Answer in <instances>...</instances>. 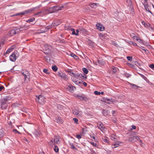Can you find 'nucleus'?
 <instances>
[{"mask_svg":"<svg viewBox=\"0 0 154 154\" xmlns=\"http://www.w3.org/2000/svg\"><path fill=\"white\" fill-rule=\"evenodd\" d=\"M11 99L9 96H6L2 99L1 100V108L3 109H6L7 108V103L8 101L10 100Z\"/></svg>","mask_w":154,"mask_h":154,"instance_id":"1","label":"nucleus"},{"mask_svg":"<svg viewBox=\"0 0 154 154\" xmlns=\"http://www.w3.org/2000/svg\"><path fill=\"white\" fill-rule=\"evenodd\" d=\"M21 30L20 28L16 27L11 30L8 32V35L9 36H12Z\"/></svg>","mask_w":154,"mask_h":154,"instance_id":"2","label":"nucleus"},{"mask_svg":"<svg viewBox=\"0 0 154 154\" xmlns=\"http://www.w3.org/2000/svg\"><path fill=\"white\" fill-rule=\"evenodd\" d=\"M50 12L48 9H44L39 12L35 14V15L37 16H43L45 15L48 14Z\"/></svg>","mask_w":154,"mask_h":154,"instance_id":"3","label":"nucleus"},{"mask_svg":"<svg viewBox=\"0 0 154 154\" xmlns=\"http://www.w3.org/2000/svg\"><path fill=\"white\" fill-rule=\"evenodd\" d=\"M36 100L41 104H43L44 103L45 101V97L41 95H39L37 97Z\"/></svg>","mask_w":154,"mask_h":154,"instance_id":"4","label":"nucleus"},{"mask_svg":"<svg viewBox=\"0 0 154 154\" xmlns=\"http://www.w3.org/2000/svg\"><path fill=\"white\" fill-rule=\"evenodd\" d=\"M128 140L129 141L132 142H134L137 140L140 142L141 141V140L139 139V137L138 136H134L130 137L129 138Z\"/></svg>","mask_w":154,"mask_h":154,"instance_id":"5","label":"nucleus"},{"mask_svg":"<svg viewBox=\"0 0 154 154\" xmlns=\"http://www.w3.org/2000/svg\"><path fill=\"white\" fill-rule=\"evenodd\" d=\"M66 89L67 90L69 91V92L73 93L75 89V88L69 84V85H68L66 86Z\"/></svg>","mask_w":154,"mask_h":154,"instance_id":"6","label":"nucleus"},{"mask_svg":"<svg viewBox=\"0 0 154 154\" xmlns=\"http://www.w3.org/2000/svg\"><path fill=\"white\" fill-rule=\"evenodd\" d=\"M10 60L13 62H15L17 59V56L15 53L13 52L9 57Z\"/></svg>","mask_w":154,"mask_h":154,"instance_id":"7","label":"nucleus"},{"mask_svg":"<svg viewBox=\"0 0 154 154\" xmlns=\"http://www.w3.org/2000/svg\"><path fill=\"white\" fill-rule=\"evenodd\" d=\"M73 113L74 115L81 116L82 115V112H79L78 110L76 108H75L72 110Z\"/></svg>","mask_w":154,"mask_h":154,"instance_id":"8","label":"nucleus"},{"mask_svg":"<svg viewBox=\"0 0 154 154\" xmlns=\"http://www.w3.org/2000/svg\"><path fill=\"white\" fill-rule=\"evenodd\" d=\"M21 73L24 76V81L25 82L26 78H27V76L29 75V72L27 70L25 69L21 71Z\"/></svg>","mask_w":154,"mask_h":154,"instance_id":"9","label":"nucleus"},{"mask_svg":"<svg viewBox=\"0 0 154 154\" xmlns=\"http://www.w3.org/2000/svg\"><path fill=\"white\" fill-rule=\"evenodd\" d=\"M97 29L101 31H103L104 30V27L102 25L98 23L96 25Z\"/></svg>","mask_w":154,"mask_h":154,"instance_id":"10","label":"nucleus"},{"mask_svg":"<svg viewBox=\"0 0 154 154\" xmlns=\"http://www.w3.org/2000/svg\"><path fill=\"white\" fill-rule=\"evenodd\" d=\"M57 75L60 76L64 80H66L68 79L65 73L62 72H58Z\"/></svg>","mask_w":154,"mask_h":154,"instance_id":"11","label":"nucleus"},{"mask_svg":"<svg viewBox=\"0 0 154 154\" xmlns=\"http://www.w3.org/2000/svg\"><path fill=\"white\" fill-rule=\"evenodd\" d=\"M97 124L98 127L101 131H103L104 130L105 127L102 123L101 122H98Z\"/></svg>","mask_w":154,"mask_h":154,"instance_id":"12","label":"nucleus"},{"mask_svg":"<svg viewBox=\"0 0 154 154\" xmlns=\"http://www.w3.org/2000/svg\"><path fill=\"white\" fill-rule=\"evenodd\" d=\"M55 121L57 123L60 124H62L63 122V120L60 117L56 118L55 119Z\"/></svg>","mask_w":154,"mask_h":154,"instance_id":"13","label":"nucleus"},{"mask_svg":"<svg viewBox=\"0 0 154 154\" xmlns=\"http://www.w3.org/2000/svg\"><path fill=\"white\" fill-rule=\"evenodd\" d=\"M54 144H59L60 143L59 137L58 136H55L54 137Z\"/></svg>","mask_w":154,"mask_h":154,"instance_id":"14","label":"nucleus"},{"mask_svg":"<svg viewBox=\"0 0 154 154\" xmlns=\"http://www.w3.org/2000/svg\"><path fill=\"white\" fill-rule=\"evenodd\" d=\"M63 6L60 7L58 6H54V8L55 9V10L56 11L62 10V8H63Z\"/></svg>","mask_w":154,"mask_h":154,"instance_id":"15","label":"nucleus"},{"mask_svg":"<svg viewBox=\"0 0 154 154\" xmlns=\"http://www.w3.org/2000/svg\"><path fill=\"white\" fill-rule=\"evenodd\" d=\"M28 12H29V10H27V11H25L23 12H22L19 13L18 14H16L15 15H24L25 14L27 13Z\"/></svg>","mask_w":154,"mask_h":154,"instance_id":"16","label":"nucleus"},{"mask_svg":"<svg viewBox=\"0 0 154 154\" xmlns=\"http://www.w3.org/2000/svg\"><path fill=\"white\" fill-rule=\"evenodd\" d=\"M33 133V134H35V136L36 137L38 136L40 134L39 131L35 130H34Z\"/></svg>","mask_w":154,"mask_h":154,"instance_id":"17","label":"nucleus"},{"mask_svg":"<svg viewBox=\"0 0 154 154\" xmlns=\"http://www.w3.org/2000/svg\"><path fill=\"white\" fill-rule=\"evenodd\" d=\"M102 141L108 143H109L108 139L106 137H104L102 139Z\"/></svg>","mask_w":154,"mask_h":154,"instance_id":"18","label":"nucleus"},{"mask_svg":"<svg viewBox=\"0 0 154 154\" xmlns=\"http://www.w3.org/2000/svg\"><path fill=\"white\" fill-rule=\"evenodd\" d=\"M11 48H8L7 50V51H6V52L4 54H3V55L4 56H5V57H6V55L8 53H9L10 52H11Z\"/></svg>","mask_w":154,"mask_h":154,"instance_id":"19","label":"nucleus"},{"mask_svg":"<svg viewBox=\"0 0 154 154\" xmlns=\"http://www.w3.org/2000/svg\"><path fill=\"white\" fill-rule=\"evenodd\" d=\"M69 145L70 146V148L72 149H73L77 150V149L75 147L74 145L72 143H69Z\"/></svg>","mask_w":154,"mask_h":154,"instance_id":"20","label":"nucleus"},{"mask_svg":"<svg viewBox=\"0 0 154 154\" xmlns=\"http://www.w3.org/2000/svg\"><path fill=\"white\" fill-rule=\"evenodd\" d=\"M130 36L132 38H133L134 40H136L138 37L137 36H135V34L133 33L131 34Z\"/></svg>","mask_w":154,"mask_h":154,"instance_id":"21","label":"nucleus"},{"mask_svg":"<svg viewBox=\"0 0 154 154\" xmlns=\"http://www.w3.org/2000/svg\"><path fill=\"white\" fill-rule=\"evenodd\" d=\"M52 70L55 72L57 71L58 69V68L56 65L52 66Z\"/></svg>","mask_w":154,"mask_h":154,"instance_id":"22","label":"nucleus"},{"mask_svg":"<svg viewBox=\"0 0 154 154\" xmlns=\"http://www.w3.org/2000/svg\"><path fill=\"white\" fill-rule=\"evenodd\" d=\"M82 70L84 72V73L85 74H88V70L85 68H82Z\"/></svg>","mask_w":154,"mask_h":154,"instance_id":"23","label":"nucleus"},{"mask_svg":"<svg viewBox=\"0 0 154 154\" xmlns=\"http://www.w3.org/2000/svg\"><path fill=\"white\" fill-rule=\"evenodd\" d=\"M119 143L120 142L119 141H117L114 144V146L113 148H115L118 147V146L119 145Z\"/></svg>","mask_w":154,"mask_h":154,"instance_id":"24","label":"nucleus"},{"mask_svg":"<svg viewBox=\"0 0 154 154\" xmlns=\"http://www.w3.org/2000/svg\"><path fill=\"white\" fill-rule=\"evenodd\" d=\"M97 3H91L89 5L92 8H94L95 6H96Z\"/></svg>","mask_w":154,"mask_h":154,"instance_id":"25","label":"nucleus"},{"mask_svg":"<svg viewBox=\"0 0 154 154\" xmlns=\"http://www.w3.org/2000/svg\"><path fill=\"white\" fill-rule=\"evenodd\" d=\"M144 8H145V10L146 11H147L148 12H149L150 13L152 14V12H151V11H150L149 10V8H148V7H147V5L146 6L145 5H144Z\"/></svg>","mask_w":154,"mask_h":154,"instance_id":"26","label":"nucleus"},{"mask_svg":"<svg viewBox=\"0 0 154 154\" xmlns=\"http://www.w3.org/2000/svg\"><path fill=\"white\" fill-rule=\"evenodd\" d=\"M54 151L56 152H57L59 151V148L57 146H55L54 147Z\"/></svg>","mask_w":154,"mask_h":154,"instance_id":"27","label":"nucleus"},{"mask_svg":"<svg viewBox=\"0 0 154 154\" xmlns=\"http://www.w3.org/2000/svg\"><path fill=\"white\" fill-rule=\"evenodd\" d=\"M13 132H14L15 134H16L17 133L18 134H21V133L20 132L18 131L16 129H13Z\"/></svg>","mask_w":154,"mask_h":154,"instance_id":"28","label":"nucleus"},{"mask_svg":"<svg viewBox=\"0 0 154 154\" xmlns=\"http://www.w3.org/2000/svg\"><path fill=\"white\" fill-rule=\"evenodd\" d=\"M71 56L73 57L75 59H77L78 58V57L75 54L73 53H72L71 54Z\"/></svg>","mask_w":154,"mask_h":154,"instance_id":"29","label":"nucleus"},{"mask_svg":"<svg viewBox=\"0 0 154 154\" xmlns=\"http://www.w3.org/2000/svg\"><path fill=\"white\" fill-rule=\"evenodd\" d=\"M131 87L132 88H134V89H137V88L138 87L136 85L134 84H131Z\"/></svg>","mask_w":154,"mask_h":154,"instance_id":"30","label":"nucleus"},{"mask_svg":"<svg viewBox=\"0 0 154 154\" xmlns=\"http://www.w3.org/2000/svg\"><path fill=\"white\" fill-rule=\"evenodd\" d=\"M71 26H66L65 27V29L67 30H71Z\"/></svg>","mask_w":154,"mask_h":154,"instance_id":"31","label":"nucleus"},{"mask_svg":"<svg viewBox=\"0 0 154 154\" xmlns=\"http://www.w3.org/2000/svg\"><path fill=\"white\" fill-rule=\"evenodd\" d=\"M136 40H137V42H138L140 43H142V41H143V40L139 38L138 37L136 38Z\"/></svg>","mask_w":154,"mask_h":154,"instance_id":"32","label":"nucleus"},{"mask_svg":"<svg viewBox=\"0 0 154 154\" xmlns=\"http://www.w3.org/2000/svg\"><path fill=\"white\" fill-rule=\"evenodd\" d=\"M111 69L114 73L116 72L117 71L116 68L115 67L113 66Z\"/></svg>","mask_w":154,"mask_h":154,"instance_id":"33","label":"nucleus"},{"mask_svg":"<svg viewBox=\"0 0 154 154\" xmlns=\"http://www.w3.org/2000/svg\"><path fill=\"white\" fill-rule=\"evenodd\" d=\"M80 32H85L86 30L84 28L81 27L79 28Z\"/></svg>","mask_w":154,"mask_h":154,"instance_id":"34","label":"nucleus"},{"mask_svg":"<svg viewBox=\"0 0 154 154\" xmlns=\"http://www.w3.org/2000/svg\"><path fill=\"white\" fill-rule=\"evenodd\" d=\"M142 23L144 26L145 27H148V26L149 25V24H146L144 21L142 22Z\"/></svg>","mask_w":154,"mask_h":154,"instance_id":"35","label":"nucleus"},{"mask_svg":"<svg viewBox=\"0 0 154 154\" xmlns=\"http://www.w3.org/2000/svg\"><path fill=\"white\" fill-rule=\"evenodd\" d=\"M4 135V131L2 130L0 131V138H2L3 136Z\"/></svg>","mask_w":154,"mask_h":154,"instance_id":"36","label":"nucleus"},{"mask_svg":"<svg viewBox=\"0 0 154 154\" xmlns=\"http://www.w3.org/2000/svg\"><path fill=\"white\" fill-rule=\"evenodd\" d=\"M44 48H43L45 50H49V48L48 46L47 45H44Z\"/></svg>","mask_w":154,"mask_h":154,"instance_id":"37","label":"nucleus"},{"mask_svg":"<svg viewBox=\"0 0 154 154\" xmlns=\"http://www.w3.org/2000/svg\"><path fill=\"white\" fill-rule=\"evenodd\" d=\"M111 43L112 45H115L116 47H117L119 46L114 41H112L111 42Z\"/></svg>","mask_w":154,"mask_h":154,"instance_id":"38","label":"nucleus"},{"mask_svg":"<svg viewBox=\"0 0 154 154\" xmlns=\"http://www.w3.org/2000/svg\"><path fill=\"white\" fill-rule=\"evenodd\" d=\"M129 43L130 45H134V46H137V44L136 43H134V42H133L132 41L130 42Z\"/></svg>","mask_w":154,"mask_h":154,"instance_id":"39","label":"nucleus"},{"mask_svg":"<svg viewBox=\"0 0 154 154\" xmlns=\"http://www.w3.org/2000/svg\"><path fill=\"white\" fill-rule=\"evenodd\" d=\"M111 139L112 140H113L116 139L115 135L112 134L111 135Z\"/></svg>","mask_w":154,"mask_h":154,"instance_id":"40","label":"nucleus"},{"mask_svg":"<svg viewBox=\"0 0 154 154\" xmlns=\"http://www.w3.org/2000/svg\"><path fill=\"white\" fill-rule=\"evenodd\" d=\"M48 70L47 69H44L43 70V72L46 74H49V73L48 72Z\"/></svg>","mask_w":154,"mask_h":154,"instance_id":"41","label":"nucleus"},{"mask_svg":"<svg viewBox=\"0 0 154 154\" xmlns=\"http://www.w3.org/2000/svg\"><path fill=\"white\" fill-rule=\"evenodd\" d=\"M73 120L74 121L75 123L78 124V119H77L76 118H74L73 119Z\"/></svg>","mask_w":154,"mask_h":154,"instance_id":"42","label":"nucleus"},{"mask_svg":"<svg viewBox=\"0 0 154 154\" xmlns=\"http://www.w3.org/2000/svg\"><path fill=\"white\" fill-rule=\"evenodd\" d=\"M4 44V42L1 41V39L0 38V49H1V45Z\"/></svg>","mask_w":154,"mask_h":154,"instance_id":"43","label":"nucleus"},{"mask_svg":"<svg viewBox=\"0 0 154 154\" xmlns=\"http://www.w3.org/2000/svg\"><path fill=\"white\" fill-rule=\"evenodd\" d=\"M99 36L102 39V38H103L104 37V35H103L102 34V33H99Z\"/></svg>","mask_w":154,"mask_h":154,"instance_id":"44","label":"nucleus"},{"mask_svg":"<svg viewBox=\"0 0 154 154\" xmlns=\"http://www.w3.org/2000/svg\"><path fill=\"white\" fill-rule=\"evenodd\" d=\"M94 93L95 94H96V95H99L100 94V92H98V91H94Z\"/></svg>","mask_w":154,"mask_h":154,"instance_id":"45","label":"nucleus"},{"mask_svg":"<svg viewBox=\"0 0 154 154\" xmlns=\"http://www.w3.org/2000/svg\"><path fill=\"white\" fill-rule=\"evenodd\" d=\"M140 48L142 50H144L145 52H146V51H148L147 49H146L145 48H144L143 47H140Z\"/></svg>","mask_w":154,"mask_h":154,"instance_id":"46","label":"nucleus"},{"mask_svg":"<svg viewBox=\"0 0 154 154\" xmlns=\"http://www.w3.org/2000/svg\"><path fill=\"white\" fill-rule=\"evenodd\" d=\"M127 59L129 60H132V57L130 56H128L127 57Z\"/></svg>","mask_w":154,"mask_h":154,"instance_id":"47","label":"nucleus"},{"mask_svg":"<svg viewBox=\"0 0 154 154\" xmlns=\"http://www.w3.org/2000/svg\"><path fill=\"white\" fill-rule=\"evenodd\" d=\"M72 34L75 35L76 36H78L79 35V34H78L77 33H76L75 31L72 32Z\"/></svg>","mask_w":154,"mask_h":154,"instance_id":"48","label":"nucleus"},{"mask_svg":"<svg viewBox=\"0 0 154 154\" xmlns=\"http://www.w3.org/2000/svg\"><path fill=\"white\" fill-rule=\"evenodd\" d=\"M76 137L78 139H81L82 138V137L81 135H77L76 136Z\"/></svg>","mask_w":154,"mask_h":154,"instance_id":"49","label":"nucleus"},{"mask_svg":"<svg viewBox=\"0 0 154 154\" xmlns=\"http://www.w3.org/2000/svg\"><path fill=\"white\" fill-rule=\"evenodd\" d=\"M90 143L94 146H96L97 145V144L94 142H91Z\"/></svg>","mask_w":154,"mask_h":154,"instance_id":"50","label":"nucleus"},{"mask_svg":"<svg viewBox=\"0 0 154 154\" xmlns=\"http://www.w3.org/2000/svg\"><path fill=\"white\" fill-rule=\"evenodd\" d=\"M149 67L152 69H154V64H152L150 65Z\"/></svg>","mask_w":154,"mask_h":154,"instance_id":"51","label":"nucleus"},{"mask_svg":"<svg viewBox=\"0 0 154 154\" xmlns=\"http://www.w3.org/2000/svg\"><path fill=\"white\" fill-rule=\"evenodd\" d=\"M77 97H80V98H82V100H83L84 99V97H83L82 95H77Z\"/></svg>","mask_w":154,"mask_h":154,"instance_id":"52","label":"nucleus"},{"mask_svg":"<svg viewBox=\"0 0 154 154\" xmlns=\"http://www.w3.org/2000/svg\"><path fill=\"white\" fill-rule=\"evenodd\" d=\"M5 89V88L2 86H0V91H2V90Z\"/></svg>","mask_w":154,"mask_h":154,"instance_id":"53","label":"nucleus"},{"mask_svg":"<svg viewBox=\"0 0 154 154\" xmlns=\"http://www.w3.org/2000/svg\"><path fill=\"white\" fill-rule=\"evenodd\" d=\"M35 20V18H32L29 19V23L33 21L34 20Z\"/></svg>","mask_w":154,"mask_h":154,"instance_id":"54","label":"nucleus"},{"mask_svg":"<svg viewBox=\"0 0 154 154\" xmlns=\"http://www.w3.org/2000/svg\"><path fill=\"white\" fill-rule=\"evenodd\" d=\"M46 58H46V57H45V59H46V61L47 62L49 61L50 60V59L49 57H47Z\"/></svg>","mask_w":154,"mask_h":154,"instance_id":"55","label":"nucleus"},{"mask_svg":"<svg viewBox=\"0 0 154 154\" xmlns=\"http://www.w3.org/2000/svg\"><path fill=\"white\" fill-rule=\"evenodd\" d=\"M91 138L93 139H92V140H94V141L95 140V137H94L93 136H91Z\"/></svg>","mask_w":154,"mask_h":154,"instance_id":"56","label":"nucleus"},{"mask_svg":"<svg viewBox=\"0 0 154 154\" xmlns=\"http://www.w3.org/2000/svg\"><path fill=\"white\" fill-rule=\"evenodd\" d=\"M80 32V31H79V29H78L76 30V33H77L78 34H79V32Z\"/></svg>","mask_w":154,"mask_h":154,"instance_id":"57","label":"nucleus"},{"mask_svg":"<svg viewBox=\"0 0 154 154\" xmlns=\"http://www.w3.org/2000/svg\"><path fill=\"white\" fill-rule=\"evenodd\" d=\"M83 85L85 86H86L87 85V84L85 82H84L83 83Z\"/></svg>","mask_w":154,"mask_h":154,"instance_id":"58","label":"nucleus"},{"mask_svg":"<svg viewBox=\"0 0 154 154\" xmlns=\"http://www.w3.org/2000/svg\"><path fill=\"white\" fill-rule=\"evenodd\" d=\"M131 75L129 74H126V77H127L128 78L129 77H130Z\"/></svg>","mask_w":154,"mask_h":154,"instance_id":"59","label":"nucleus"},{"mask_svg":"<svg viewBox=\"0 0 154 154\" xmlns=\"http://www.w3.org/2000/svg\"><path fill=\"white\" fill-rule=\"evenodd\" d=\"M132 128L133 129H135L136 128V127L134 125H132Z\"/></svg>","mask_w":154,"mask_h":154,"instance_id":"60","label":"nucleus"},{"mask_svg":"<svg viewBox=\"0 0 154 154\" xmlns=\"http://www.w3.org/2000/svg\"><path fill=\"white\" fill-rule=\"evenodd\" d=\"M83 100H88V98L87 97H84V99Z\"/></svg>","mask_w":154,"mask_h":154,"instance_id":"61","label":"nucleus"},{"mask_svg":"<svg viewBox=\"0 0 154 154\" xmlns=\"http://www.w3.org/2000/svg\"><path fill=\"white\" fill-rule=\"evenodd\" d=\"M35 8H33V9H29V11H32L34 10V9Z\"/></svg>","mask_w":154,"mask_h":154,"instance_id":"62","label":"nucleus"},{"mask_svg":"<svg viewBox=\"0 0 154 154\" xmlns=\"http://www.w3.org/2000/svg\"><path fill=\"white\" fill-rule=\"evenodd\" d=\"M53 143V141L52 140H51L50 142L49 143L50 144H52Z\"/></svg>","mask_w":154,"mask_h":154,"instance_id":"63","label":"nucleus"},{"mask_svg":"<svg viewBox=\"0 0 154 154\" xmlns=\"http://www.w3.org/2000/svg\"><path fill=\"white\" fill-rule=\"evenodd\" d=\"M71 30L72 31V32L75 31V29L73 28H71Z\"/></svg>","mask_w":154,"mask_h":154,"instance_id":"64","label":"nucleus"}]
</instances>
